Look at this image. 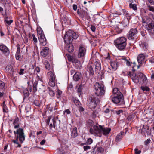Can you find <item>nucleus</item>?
Returning a JSON list of instances; mask_svg holds the SVG:
<instances>
[{"label":"nucleus","instance_id":"33","mask_svg":"<svg viewBox=\"0 0 154 154\" xmlns=\"http://www.w3.org/2000/svg\"><path fill=\"white\" fill-rule=\"evenodd\" d=\"M136 117V114L135 113H133L131 115H129L127 117V119L129 121H131L135 117Z\"/></svg>","mask_w":154,"mask_h":154},{"label":"nucleus","instance_id":"48","mask_svg":"<svg viewBox=\"0 0 154 154\" xmlns=\"http://www.w3.org/2000/svg\"><path fill=\"white\" fill-rule=\"evenodd\" d=\"M93 140L91 138H88V139L86 142L87 144H91L92 143Z\"/></svg>","mask_w":154,"mask_h":154},{"label":"nucleus","instance_id":"1","mask_svg":"<svg viewBox=\"0 0 154 154\" xmlns=\"http://www.w3.org/2000/svg\"><path fill=\"white\" fill-rule=\"evenodd\" d=\"M78 37V34L72 31L69 30L66 32L64 37V40L67 44V50L68 52L72 53L73 51L74 47L71 43L73 39H76Z\"/></svg>","mask_w":154,"mask_h":154},{"label":"nucleus","instance_id":"4","mask_svg":"<svg viewBox=\"0 0 154 154\" xmlns=\"http://www.w3.org/2000/svg\"><path fill=\"white\" fill-rule=\"evenodd\" d=\"M127 39L123 37H120L114 41L115 45L116 48L120 50L125 49L126 45Z\"/></svg>","mask_w":154,"mask_h":154},{"label":"nucleus","instance_id":"60","mask_svg":"<svg viewBox=\"0 0 154 154\" xmlns=\"http://www.w3.org/2000/svg\"><path fill=\"white\" fill-rule=\"evenodd\" d=\"M122 59L124 61L125 63H126L127 61H128L129 60V58L128 57H123L122 58Z\"/></svg>","mask_w":154,"mask_h":154},{"label":"nucleus","instance_id":"5","mask_svg":"<svg viewBox=\"0 0 154 154\" xmlns=\"http://www.w3.org/2000/svg\"><path fill=\"white\" fill-rule=\"evenodd\" d=\"M94 95L89 96L88 99L87 105L90 109H94L96 106V101L98 98Z\"/></svg>","mask_w":154,"mask_h":154},{"label":"nucleus","instance_id":"59","mask_svg":"<svg viewBox=\"0 0 154 154\" xmlns=\"http://www.w3.org/2000/svg\"><path fill=\"white\" fill-rule=\"evenodd\" d=\"M5 86V84L3 82H2L1 80H0V86L1 87H4Z\"/></svg>","mask_w":154,"mask_h":154},{"label":"nucleus","instance_id":"52","mask_svg":"<svg viewBox=\"0 0 154 154\" xmlns=\"http://www.w3.org/2000/svg\"><path fill=\"white\" fill-rule=\"evenodd\" d=\"M151 140L149 139H148L145 140L144 142V144L145 145H147L150 143Z\"/></svg>","mask_w":154,"mask_h":154},{"label":"nucleus","instance_id":"29","mask_svg":"<svg viewBox=\"0 0 154 154\" xmlns=\"http://www.w3.org/2000/svg\"><path fill=\"white\" fill-rule=\"evenodd\" d=\"M111 66L112 70L115 71L117 69L118 63L116 62H112L111 64Z\"/></svg>","mask_w":154,"mask_h":154},{"label":"nucleus","instance_id":"44","mask_svg":"<svg viewBox=\"0 0 154 154\" xmlns=\"http://www.w3.org/2000/svg\"><path fill=\"white\" fill-rule=\"evenodd\" d=\"M148 9L150 11L154 12V7L150 6L149 4H147Z\"/></svg>","mask_w":154,"mask_h":154},{"label":"nucleus","instance_id":"12","mask_svg":"<svg viewBox=\"0 0 154 154\" xmlns=\"http://www.w3.org/2000/svg\"><path fill=\"white\" fill-rule=\"evenodd\" d=\"M86 50L85 48L82 46L79 47L78 56L79 58H83L85 56Z\"/></svg>","mask_w":154,"mask_h":154},{"label":"nucleus","instance_id":"2","mask_svg":"<svg viewBox=\"0 0 154 154\" xmlns=\"http://www.w3.org/2000/svg\"><path fill=\"white\" fill-rule=\"evenodd\" d=\"M142 23L148 33L151 35H154V24L152 20L148 16L142 18Z\"/></svg>","mask_w":154,"mask_h":154},{"label":"nucleus","instance_id":"21","mask_svg":"<svg viewBox=\"0 0 154 154\" xmlns=\"http://www.w3.org/2000/svg\"><path fill=\"white\" fill-rule=\"evenodd\" d=\"M5 70L7 72L12 75L13 74V66L11 65H8L6 67Z\"/></svg>","mask_w":154,"mask_h":154},{"label":"nucleus","instance_id":"47","mask_svg":"<svg viewBox=\"0 0 154 154\" xmlns=\"http://www.w3.org/2000/svg\"><path fill=\"white\" fill-rule=\"evenodd\" d=\"M41 102L40 101L37 100H35L34 102V104L37 106H39Z\"/></svg>","mask_w":154,"mask_h":154},{"label":"nucleus","instance_id":"43","mask_svg":"<svg viewBox=\"0 0 154 154\" xmlns=\"http://www.w3.org/2000/svg\"><path fill=\"white\" fill-rule=\"evenodd\" d=\"M57 92V94H56V97L57 99H60L61 97V95L62 94V91L58 89Z\"/></svg>","mask_w":154,"mask_h":154},{"label":"nucleus","instance_id":"3","mask_svg":"<svg viewBox=\"0 0 154 154\" xmlns=\"http://www.w3.org/2000/svg\"><path fill=\"white\" fill-rule=\"evenodd\" d=\"M94 88L95 94L97 96L102 97L104 95L106 88L103 84L100 83L96 82Z\"/></svg>","mask_w":154,"mask_h":154},{"label":"nucleus","instance_id":"62","mask_svg":"<svg viewBox=\"0 0 154 154\" xmlns=\"http://www.w3.org/2000/svg\"><path fill=\"white\" fill-rule=\"evenodd\" d=\"M97 150L98 152L101 153L103 150V148L101 147H98L97 148Z\"/></svg>","mask_w":154,"mask_h":154},{"label":"nucleus","instance_id":"8","mask_svg":"<svg viewBox=\"0 0 154 154\" xmlns=\"http://www.w3.org/2000/svg\"><path fill=\"white\" fill-rule=\"evenodd\" d=\"M48 75L49 79V85L52 87H54L57 81L53 73L51 71L49 72L48 73Z\"/></svg>","mask_w":154,"mask_h":154},{"label":"nucleus","instance_id":"58","mask_svg":"<svg viewBox=\"0 0 154 154\" xmlns=\"http://www.w3.org/2000/svg\"><path fill=\"white\" fill-rule=\"evenodd\" d=\"M123 111L122 110H119L118 111H116V113L118 115H119L121 113H122Z\"/></svg>","mask_w":154,"mask_h":154},{"label":"nucleus","instance_id":"32","mask_svg":"<svg viewBox=\"0 0 154 154\" xmlns=\"http://www.w3.org/2000/svg\"><path fill=\"white\" fill-rule=\"evenodd\" d=\"M23 93L24 95V98H27L29 96V93L27 89H25L23 91Z\"/></svg>","mask_w":154,"mask_h":154},{"label":"nucleus","instance_id":"11","mask_svg":"<svg viewBox=\"0 0 154 154\" xmlns=\"http://www.w3.org/2000/svg\"><path fill=\"white\" fill-rule=\"evenodd\" d=\"M0 50L6 56H8L9 54V49L7 46L3 44L0 45Z\"/></svg>","mask_w":154,"mask_h":154},{"label":"nucleus","instance_id":"23","mask_svg":"<svg viewBox=\"0 0 154 154\" xmlns=\"http://www.w3.org/2000/svg\"><path fill=\"white\" fill-rule=\"evenodd\" d=\"M145 56L143 54H139L137 57V60L138 62L140 64H142L144 62Z\"/></svg>","mask_w":154,"mask_h":154},{"label":"nucleus","instance_id":"27","mask_svg":"<svg viewBox=\"0 0 154 154\" xmlns=\"http://www.w3.org/2000/svg\"><path fill=\"white\" fill-rule=\"evenodd\" d=\"M112 93L114 94V96L122 95L117 88H115L113 89Z\"/></svg>","mask_w":154,"mask_h":154},{"label":"nucleus","instance_id":"35","mask_svg":"<svg viewBox=\"0 0 154 154\" xmlns=\"http://www.w3.org/2000/svg\"><path fill=\"white\" fill-rule=\"evenodd\" d=\"M13 22L12 20H8V17H6L5 19V22L6 26L10 25Z\"/></svg>","mask_w":154,"mask_h":154},{"label":"nucleus","instance_id":"56","mask_svg":"<svg viewBox=\"0 0 154 154\" xmlns=\"http://www.w3.org/2000/svg\"><path fill=\"white\" fill-rule=\"evenodd\" d=\"M74 102L76 105H79L80 102L79 100H74Z\"/></svg>","mask_w":154,"mask_h":154},{"label":"nucleus","instance_id":"50","mask_svg":"<svg viewBox=\"0 0 154 154\" xmlns=\"http://www.w3.org/2000/svg\"><path fill=\"white\" fill-rule=\"evenodd\" d=\"M135 153L136 154H140L141 151L140 150H138L137 148H135L134 149Z\"/></svg>","mask_w":154,"mask_h":154},{"label":"nucleus","instance_id":"46","mask_svg":"<svg viewBox=\"0 0 154 154\" xmlns=\"http://www.w3.org/2000/svg\"><path fill=\"white\" fill-rule=\"evenodd\" d=\"M107 71L109 73H112L113 71V70H112V69H111V67H110L109 66H107Z\"/></svg>","mask_w":154,"mask_h":154},{"label":"nucleus","instance_id":"54","mask_svg":"<svg viewBox=\"0 0 154 154\" xmlns=\"http://www.w3.org/2000/svg\"><path fill=\"white\" fill-rule=\"evenodd\" d=\"M83 149L85 151H86L90 149V146H85L83 147Z\"/></svg>","mask_w":154,"mask_h":154},{"label":"nucleus","instance_id":"7","mask_svg":"<svg viewBox=\"0 0 154 154\" xmlns=\"http://www.w3.org/2000/svg\"><path fill=\"white\" fill-rule=\"evenodd\" d=\"M17 135H16L17 140L19 139L20 142L22 143L25 140V135L24 130L22 128H19L17 129Z\"/></svg>","mask_w":154,"mask_h":154},{"label":"nucleus","instance_id":"18","mask_svg":"<svg viewBox=\"0 0 154 154\" xmlns=\"http://www.w3.org/2000/svg\"><path fill=\"white\" fill-rule=\"evenodd\" d=\"M40 44L42 46H45L47 44L46 39L45 35L40 36L38 38Z\"/></svg>","mask_w":154,"mask_h":154},{"label":"nucleus","instance_id":"51","mask_svg":"<svg viewBox=\"0 0 154 154\" xmlns=\"http://www.w3.org/2000/svg\"><path fill=\"white\" fill-rule=\"evenodd\" d=\"M52 121L53 122V127L54 128H55L56 126V122L55 120V118H53L52 119Z\"/></svg>","mask_w":154,"mask_h":154},{"label":"nucleus","instance_id":"53","mask_svg":"<svg viewBox=\"0 0 154 154\" xmlns=\"http://www.w3.org/2000/svg\"><path fill=\"white\" fill-rule=\"evenodd\" d=\"M15 56L16 59L17 60H19L20 56V53H19L18 52H16L15 54Z\"/></svg>","mask_w":154,"mask_h":154},{"label":"nucleus","instance_id":"13","mask_svg":"<svg viewBox=\"0 0 154 154\" xmlns=\"http://www.w3.org/2000/svg\"><path fill=\"white\" fill-rule=\"evenodd\" d=\"M137 75L139 77V82L144 84L146 83L147 79L145 75L140 72H137Z\"/></svg>","mask_w":154,"mask_h":154},{"label":"nucleus","instance_id":"40","mask_svg":"<svg viewBox=\"0 0 154 154\" xmlns=\"http://www.w3.org/2000/svg\"><path fill=\"white\" fill-rule=\"evenodd\" d=\"M48 90L49 95L51 97L54 96L55 95V93L52 89L50 87H48Z\"/></svg>","mask_w":154,"mask_h":154},{"label":"nucleus","instance_id":"16","mask_svg":"<svg viewBox=\"0 0 154 154\" xmlns=\"http://www.w3.org/2000/svg\"><path fill=\"white\" fill-rule=\"evenodd\" d=\"M111 130L110 128L105 127L104 126H102L101 135L103 134L105 136L107 135L109 133Z\"/></svg>","mask_w":154,"mask_h":154},{"label":"nucleus","instance_id":"14","mask_svg":"<svg viewBox=\"0 0 154 154\" xmlns=\"http://www.w3.org/2000/svg\"><path fill=\"white\" fill-rule=\"evenodd\" d=\"M112 14L114 16L116 15H120L123 14L126 17H130V14L127 11L125 10L124 9H122L120 12H118L117 11H115Z\"/></svg>","mask_w":154,"mask_h":154},{"label":"nucleus","instance_id":"61","mask_svg":"<svg viewBox=\"0 0 154 154\" xmlns=\"http://www.w3.org/2000/svg\"><path fill=\"white\" fill-rule=\"evenodd\" d=\"M91 29L93 32H94L95 31L96 28L94 26H91Z\"/></svg>","mask_w":154,"mask_h":154},{"label":"nucleus","instance_id":"36","mask_svg":"<svg viewBox=\"0 0 154 154\" xmlns=\"http://www.w3.org/2000/svg\"><path fill=\"white\" fill-rule=\"evenodd\" d=\"M44 63L45 66V68L48 70L50 69V66L47 60H45L44 62Z\"/></svg>","mask_w":154,"mask_h":154},{"label":"nucleus","instance_id":"6","mask_svg":"<svg viewBox=\"0 0 154 154\" xmlns=\"http://www.w3.org/2000/svg\"><path fill=\"white\" fill-rule=\"evenodd\" d=\"M101 130H102V126L94 125L92 128H90V133L94 135L95 136H101Z\"/></svg>","mask_w":154,"mask_h":154},{"label":"nucleus","instance_id":"37","mask_svg":"<svg viewBox=\"0 0 154 154\" xmlns=\"http://www.w3.org/2000/svg\"><path fill=\"white\" fill-rule=\"evenodd\" d=\"M129 7L130 8L136 11L137 10V5L135 4L130 3L129 4Z\"/></svg>","mask_w":154,"mask_h":154},{"label":"nucleus","instance_id":"57","mask_svg":"<svg viewBox=\"0 0 154 154\" xmlns=\"http://www.w3.org/2000/svg\"><path fill=\"white\" fill-rule=\"evenodd\" d=\"M27 89L28 90H29L30 92H32V85H29Z\"/></svg>","mask_w":154,"mask_h":154},{"label":"nucleus","instance_id":"22","mask_svg":"<svg viewBox=\"0 0 154 154\" xmlns=\"http://www.w3.org/2000/svg\"><path fill=\"white\" fill-rule=\"evenodd\" d=\"M82 75L79 72H77L75 73L73 76L74 80L75 81H79L81 78Z\"/></svg>","mask_w":154,"mask_h":154},{"label":"nucleus","instance_id":"42","mask_svg":"<svg viewBox=\"0 0 154 154\" xmlns=\"http://www.w3.org/2000/svg\"><path fill=\"white\" fill-rule=\"evenodd\" d=\"M38 88L41 91L45 92V87L42 84H40L38 85Z\"/></svg>","mask_w":154,"mask_h":154},{"label":"nucleus","instance_id":"30","mask_svg":"<svg viewBox=\"0 0 154 154\" xmlns=\"http://www.w3.org/2000/svg\"><path fill=\"white\" fill-rule=\"evenodd\" d=\"M88 71L89 72L90 75H94V72L92 66L90 65L88 66Z\"/></svg>","mask_w":154,"mask_h":154},{"label":"nucleus","instance_id":"64","mask_svg":"<svg viewBox=\"0 0 154 154\" xmlns=\"http://www.w3.org/2000/svg\"><path fill=\"white\" fill-rule=\"evenodd\" d=\"M147 0L152 5H154V0Z\"/></svg>","mask_w":154,"mask_h":154},{"label":"nucleus","instance_id":"55","mask_svg":"<svg viewBox=\"0 0 154 154\" xmlns=\"http://www.w3.org/2000/svg\"><path fill=\"white\" fill-rule=\"evenodd\" d=\"M71 113L70 111L69 110V109H67L64 111L63 112V113L65 114V113L66 114H69Z\"/></svg>","mask_w":154,"mask_h":154},{"label":"nucleus","instance_id":"17","mask_svg":"<svg viewBox=\"0 0 154 154\" xmlns=\"http://www.w3.org/2000/svg\"><path fill=\"white\" fill-rule=\"evenodd\" d=\"M95 66V72L98 73L99 74H100V71L101 69V64L100 62L96 61L94 63Z\"/></svg>","mask_w":154,"mask_h":154},{"label":"nucleus","instance_id":"15","mask_svg":"<svg viewBox=\"0 0 154 154\" xmlns=\"http://www.w3.org/2000/svg\"><path fill=\"white\" fill-rule=\"evenodd\" d=\"M142 134L145 136L149 134V127L147 125H143L141 130Z\"/></svg>","mask_w":154,"mask_h":154},{"label":"nucleus","instance_id":"9","mask_svg":"<svg viewBox=\"0 0 154 154\" xmlns=\"http://www.w3.org/2000/svg\"><path fill=\"white\" fill-rule=\"evenodd\" d=\"M110 98L112 101L115 104H119V105L123 104L124 99L123 95H115L112 97L110 96Z\"/></svg>","mask_w":154,"mask_h":154},{"label":"nucleus","instance_id":"26","mask_svg":"<svg viewBox=\"0 0 154 154\" xmlns=\"http://www.w3.org/2000/svg\"><path fill=\"white\" fill-rule=\"evenodd\" d=\"M78 136L77 129L76 127L74 128L71 133V137L75 138Z\"/></svg>","mask_w":154,"mask_h":154},{"label":"nucleus","instance_id":"10","mask_svg":"<svg viewBox=\"0 0 154 154\" xmlns=\"http://www.w3.org/2000/svg\"><path fill=\"white\" fill-rule=\"evenodd\" d=\"M137 33L136 28L131 29L128 32V38L130 40H134L136 37V35Z\"/></svg>","mask_w":154,"mask_h":154},{"label":"nucleus","instance_id":"49","mask_svg":"<svg viewBox=\"0 0 154 154\" xmlns=\"http://www.w3.org/2000/svg\"><path fill=\"white\" fill-rule=\"evenodd\" d=\"M98 114V112L96 110H94L92 113V117L93 118H95Z\"/></svg>","mask_w":154,"mask_h":154},{"label":"nucleus","instance_id":"24","mask_svg":"<svg viewBox=\"0 0 154 154\" xmlns=\"http://www.w3.org/2000/svg\"><path fill=\"white\" fill-rule=\"evenodd\" d=\"M15 129L19 128L20 126L19 119L18 118H16L14 119V121L13 123Z\"/></svg>","mask_w":154,"mask_h":154},{"label":"nucleus","instance_id":"45","mask_svg":"<svg viewBox=\"0 0 154 154\" xmlns=\"http://www.w3.org/2000/svg\"><path fill=\"white\" fill-rule=\"evenodd\" d=\"M31 38L33 39V41L35 43L37 42V39L35 37V35L34 34H32Z\"/></svg>","mask_w":154,"mask_h":154},{"label":"nucleus","instance_id":"25","mask_svg":"<svg viewBox=\"0 0 154 154\" xmlns=\"http://www.w3.org/2000/svg\"><path fill=\"white\" fill-rule=\"evenodd\" d=\"M131 79L135 83H137L139 82V76L137 75H137L134 74L133 76H131Z\"/></svg>","mask_w":154,"mask_h":154},{"label":"nucleus","instance_id":"34","mask_svg":"<svg viewBox=\"0 0 154 154\" xmlns=\"http://www.w3.org/2000/svg\"><path fill=\"white\" fill-rule=\"evenodd\" d=\"M123 132L119 133L116 136V142L120 141L122 138V135Z\"/></svg>","mask_w":154,"mask_h":154},{"label":"nucleus","instance_id":"20","mask_svg":"<svg viewBox=\"0 0 154 154\" xmlns=\"http://www.w3.org/2000/svg\"><path fill=\"white\" fill-rule=\"evenodd\" d=\"M49 48L48 47H45L41 52V55L44 57H46L48 54Z\"/></svg>","mask_w":154,"mask_h":154},{"label":"nucleus","instance_id":"39","mask_svg":"<svg viewBox=\"0 0 154 154\" xmlns=\"http://www.w3.org/2000/svg\"><path fill=\"white\" fill-rule=\"evenodd\" d=\"M140 88L145 93L149 92L150 90L149 88L146 86H142Z\"/></svg>","mask_w":154,"mask_h":154},{"label":"nucleus","instance_id":"63","mask_svg":"<svg viewBox=\"0 0 154 154\" xmlns=\"http://www.w3.org/2000/svg\"><path fill=\"white\" fill-rule=\"evenodd\" d=\"M46 142V140H43L40 142V144L42 145H44Z\"/></svg>","mask_w":154,"mask_h":154},{"label":"nucleus","instance_id":"31","mask_svg":"<svg viewBox=\"0 0 154 154\" xmlns=\"http://www.w3.org/2000/svg\"><path fill=\"white\" fill-rule=\"evenodd\" d=\"M2 106L3 108V111L4 112L7 113L8 112V108L5 104V102L4 101L3 102Z\"/></svg>","mask_w":154,"mask_h":154},{"label":"nucleus","instance_id":"19","mask_svg":"<svg viewBox=\"0 0 154 154\" xmlns=\"http://www.w3.org/2000/svg\"><path fill=\"white\" fill-rule=\"evenodd\" d=\"M81 16L83 18L88 20L90 19L88 13L86 11H82L81 13Z\"/></svg>","mask_w":154,"mask_h":154},{"label":"nucleus","instance_id":"41","mask_svg":"<svg viewBox=\"0 0 154 154\" xmlns=\"http://www.w3.org/2000/svg\"><path fill=\"white\" fill-rule=\"evenodd\" d=\"M38 84V82L35 81L33 84V91L34 93L36 92L37 90V85Z\"/></svg>","mask_w":154,"mask_h":154},{"label":"nucleus","instance_id":"38","mask_svg":"<svg viewBox=\"0 0 154 154\" xmlns=\"http://www.w3.org/2000/svg\"><path fill=\"white\" fill-rule=\"evenodd\" d=\"M43 32L42 29L40 28H37V33L38 35V38L40 37V36H43L45 35L43 33Z\"/></svg>","mask_w":154,"mask_h":154},{"label":"nucleus","instance_id":"28","mask_svg":"<svg viewBox=\"0 0 154 154\" xmlns=\"http://www.w3.org/2000/svg\"><path fill=\"white\" fill-rule=\"evenodd\" d=\"M139 45L143 49L145 50L147 49L148 47L147 43L143 41L139 44Z\"/></svg>","mask_w":154,"mask_h":154}]
</instances>
